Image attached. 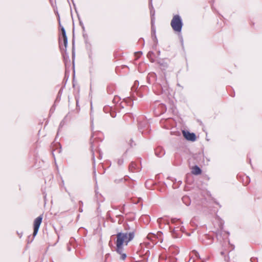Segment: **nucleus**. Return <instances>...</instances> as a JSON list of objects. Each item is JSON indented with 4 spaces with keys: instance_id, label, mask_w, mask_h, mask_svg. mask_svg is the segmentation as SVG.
<instances>
[{
    "instance_id": "nucleus-1",
    "label": "nucleus",
    "mask_w": 262,
    "mask_h": 262,
    "mask_svg": "<svg viewBox=\"0 0 262 262\" xmlns=\"http://www.w3.org/2000/svg\"><path fill=\"white\" fill-rule=\"evenodd\" d=\"M135 237V233L132 232H118L116 234L117 240L116 242V251L121 255L120 258L124 260L126 257V255L123 253V244L127 245L128 243L130 242Z\"/></svg>"
},
{
    "instance_id": "nucleus-2",
    "label": "nucleus",
    "mask_w": 262,
    "mask_h": 262,
    "mask_svg": "<svg viewBox=\"0 0 262 262\" xmlns=\"http://www.w3.org/2000/svg\"><path fill=\"white\" fill-rule=\"evenodd\" d=\"M170 24L174 31L179 32H181L183 24L181 17L179 15H174L171 21Z\"/></svg>"
},
{
    "instance_id": "nucleus-3",
    "label": "nucleus",
    "mask_w": 262,
    "mask_h": 262,
    "mask_svg": "<svg viewBox=\"0 0 262 262\" xmlns=\"http://www.w3.org/2000/svg\"><path fill=\"white\" fill-rule=\"evenodd\" d=\"M42 220V215H41L37 217L34 222V232H33V235L35 236L38 231L39 228L40 227V225L41 223Z\"/></svg>"
},
{
    "instance_id": "nucleus-4",
    "label": "nucleus",
    "mask_w": 262,
    "mask_h": 262,
    "mask_svg": "<svg viewBox=\"0 0 262 262\" xmlns=\"http://www.w3.org/2000/svg\"><path fill=\"white\" fill-rule=\"evenodd\" d=\"M183 135L184 137L188 140L194 141L196 139V136L194 133H190L188 131L183 130Z\"/></svg>"
},
{
    "instance_id": "nucleus-5",
    "label": "nucleus",
    "mask_w": 262,
    "mask_h": 262,
    "mask_svg": "<svg viewBox=\"0 0 262 262\" xmlns=\"http://www.w3.org/2000/svg\"><path fill=\"white\" fill-rule=\"evenodd\" d=\"M61 30L62 35V36L63 38V43H64L65 47L66 48L67 46V45H68V38H67V37L66 35V31L63 27H62Z\"/></svg>"
},
{
    "instance_id": "nucleus-6",
    "label": "nucleus",
    "mask_w": 262,
    "mask_h": 262,
    "mask_svg": "<svg viewBox=\"0 0 262 262\" xmlns=\"http://www.w3.org/2000/svg\"><path fill=\"white\" fill-rule=\"evenodd\" d=\"M155 154L158 157H160L165 154V151L161 147H158L155 150Z\"/></svg>"
},
{
    "instance_id": "nucleus-7",
    "label": "nucleus",
    "mask_w": 262,
    "mask_h": 262,
    "mask_svg": "<svg viewBox=\"0 0 262 262\" xmlns=\"http://www.w3.org/2000/svg\"><path fill=\"white\" fill-rule=\"evenodd\" d=\"M192 173L196 175L199 174L201 173V170L198 166H195L192 169Z\"/></svg>"
},
{
    "instance_id": "nucleus-8",
    "label": "nucleus",
    "mask_w": 262,
    "mask_h": 262,
    "mask_svg": "<svg viewBox=\"0 0 262 262\" xmlns=\"http://www.w3.org/2000/svg\"><path fill=\"white\" fill-rule=\"evenodd\" d=\"M183 202L187 205L188 206L190 204V201L188 196H185L182 198Z\"/></svg>"
},
{
    "instance_id": "nucleus-9",
    "label": "nucleus",
    "mask_w": 262,
    "mask_h": 262,
    "mask_svg": "<svg viewBox=\"0 0 262 262\" xmlns=\"http://www.w3.org/2000/svg\"><path fill=\"white\" fill-rule=\"evenodd\" d=\"M192 254H193L196 257H199V255L196 251L193 250L192 251Z\"/></svg>"
},
{
    "instance_id": "nucleus-10",
    "label": "nucleus",
    "mask_w": 262,
    "mask_h": 262,
    "mask_svg": "<svg viewBox=\"0 0 262 262\" xmlns=\"http://www.w3.org/2000/svg\"><path fill=\"white\" fill-rule=\"evenodd\" d=\"M133 165H134V163H132L130 165V166H133Z\"/></svg>"
},
{
    "instance_id": "nucleus-11",
    "label": "nucleus",
    "mask_w": 262,
    "mask_h": 262,
    "mask_svg": "<svg viewBox=\"0 0 262 262\" xmlns=\"http://www.w3.org/2000/svg\"><path fill=\"white\" fill-rule=\"evenodd\" d=\"M60 151H61V150H60V149H59L58 150V152H60Z\"/></svg>"
},
{
    "instance_id": "nucleus-12",
    "label": "nucleus",
    "mask_w": 262,
    "mask_h": 262,
    "mask_svg": "<svg viewBox=\"0 0 262 262\" xmlns=\"http://www.w3.org/2000/svg\"><path fill=\"white\" fill-rule=\"evenodd\" d=\"M130 146H133V145L132 144V143H130Z\"/></svg>"
},
{
    "instance_id": "nucleus-13",
    "label": "nucleus",
    "mask_w": 262,
    "mask_h": 262,
    "mask_svg": "<svg viewBox=\"0 0 262 262\" xmlns=\"http://www.w3.org/2000/svg\"><path fill=\"white\" fill-rule=\"evenodd\" d=\"M149 1H150V2L151 3V0H149Z\"/></svg>"
}]
</instances>
